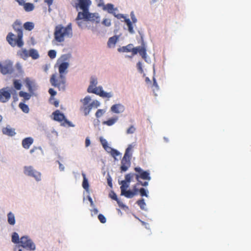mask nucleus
<instances>
[{
	"mask_svg": "<svg viewBox=\"0 0 251 251\" xmlns=\"http://www.w3.org/2000/svg\"><path fill=\"white\" fill-rule=\"evenodd\" d=\"M131 159L128 157L124 156L121 160V166L120 167L121 172H126L131 165Z\"/></svg>",
	"mask_w": 251,
	"mask_h": 251,
	"instance_id": "f8f14e48",
	"label": "nucleus"
},
{
	"mask_svg": "<svg viewBox=\"0 0 251 251\" xmlns=\"http://www.w3.org/2000/svg\"><path fill=\"white\" fill-rule=\"evenodd\" d=\"M106 110L104 109H98L95 114V116L97 118L101 117L105 113Z\"/></svg>",
	"mask_w": 251,
	"mask_h": 251,
	"instance_id": "79ce46f5",
	"label": "nucleus"
},
{
	"mask_svg": "<svg viewBox=\"0 0 251 251\" xmlns=\"http://www.w3.org/2000/svg\"><path fill=\"white\" fill-rule=\"evenodd\" d=\"M76 21L78 26L81 28H83L86 26L85 23L81 20H75Z\"/></svg>",
	"mask_w": 251,
	"mask_h": 251,
	"instance_id": "3c124183",
	"label": "nucleus"
},
{
	"mask_svg": "<svg viewBox=\"0 0 251 251\" xmlns=\"http://www.w3.org/2000/svg\"><path fill=\"white\" fill-rule=\"evenodd\" d=\"M137 204L140 206V208L142 210L145 209V207L146 206V203L145 202V200L143 199H142L137 201Z\"/></svg>",
	"mask_w": 251,
	"mask_h": 251,
	"instance_id": "a19ab883",
	"label": "nucleus"
},
{
	"mask_svg": "<svg viewBox=\"0 0 251 251\" xmlns=\"http://www.w3.org/2000/svg\"><path fill=\"white\" fill-rule=\"evenodd\" d=\"M94 87L92 86L91 85H89L87 88V92L88 93H97L96 92V90H94Z\"/></svg>",
	"mask_w": 251,
	"mask_h": 251,
	"instance_id": "4d7b16f0",
	"label": "nucleus"
},
{
	"mask_svg": "<svg viewBox=\"0 0 251 251\" xmlns=\"http://www.w3.org/2000/svg\"><path fill=\"white\" fill-rule=\"evenodd\" d=\"M135 128L133 126H131L126 130L127 134H132L135 131Z\"/></svg>",
	"mask_w": 251,
	"mask_h": 251,
	"instance_id": "5fc2aeb1",
	"label": "nucleus"
},
{
	"mask_svg": "<svg viewBox=\"0 0 251 251\" xmlns=\"http://www.w3.org/2000/svg\"><path fill=\"white\" fill-rule=\"evenodd\" d=\"M18 54L21 58L25 60L29 56V50L27 51L25 49H24L21 52H18Z\"/></svg>",
	"mask_w": 251,
	"mask_h": 251,
	"instance_id": "2f4dec72",
	"label": "nucleus"
},
{
	"mask_svg": "<svg viewBox=\"0 0 251 251\" xmlns=\"http://www.w3.org/2000/svg\"><path fill=\"white\" fill-rule=\"evenodd\" d=\"M100 142L103 148H104V147L108 145V143H107L106 140L105 139L103 138L102 137H100Z\"/></svg>",
	"mask_w": 251,
	"mask_h": 251,
	"instance_id": "864d4df0",
	"label": "nucleus"
},
{
	"mask_svg": "<svg viewBox=\"0 0 251 251\" xmlns=\"http://www.w3.org/2000/svg\"><path fill=\"white\" fill-rule=\"evenodd\" d=\"M101 24L107 27H109L111 25V22L110 19L105 18L103 20Z\"/></svg>",
	"mask_w": 251,
	"mask_h": 251,
	"instance_id": "a18cd8bd",
	"label": "nucleus"
},
{
	"mask_svg": "<svg viewBox=\"0 0 251 251\" xmlns=\"http://www.w3.org/2000/svg\"><path fill=\"white\" fill-rule=\"evenodd\" d=\"M125 22L127 25L129 32L131 34H134L135 32L133 30V25L129 19H125Z\"/></svg>",
	"mask_w": 251,
	"mask_h": 251,
	"instance_id": "bb28decb",
	"label": "nucleus"
},
{
	"mask_svg": "<svg viewBox=\"0 0 251 251\" xmlns=\"http://www.w3.org/2000/svg\"><path fill=\"white\" fill-rule=\"evenodd\" d=\"M13 86L15 89L19 90L21 89L22 85L20 80L14 79Z\"/></svg>",
	"mask_w": 251,
	"mask_h": 251,
	"instance_id": "4c0bfd02",
	"label": "nucleus"
},
{
	"mask_svg": "<svg viewBox=\"0 0 251 251\" xmlns=\"http://www.w3.org/2000/svg\"><path fill=\"white\" fill-rule=\"evenodd\" d=\"M48 55L51 59H54L56 56V51L53 50H50L48 51Z\"/></svg>",
	"mask_w": 251,
	"mask_h": 251,
	"instance_id": "de8ad7c7",
	"label": "nucleus"
},
{
	"mask_svg": "<svg viewBox=\"0 0 251 251\" xmlns=\"http://www.w3.org/2000/svg\"><path fill=\"white\" fill-rule=\"evenodd\" d=\"M2 132L3 134L8 135L10 136H13L16 134L15 129L11 128L10 126H8L6 127L3 128Z\"/></svg>",
	"mask_w": 251,
	"mask_h": 251,
	"instance_id": "aec40b11",
	"label": "nucleus"
},
{
	"mask_svg": "<svg viewBox=\"0 0 251 251\" xmlns=\"http://www.w3.org/2000/svg\"><path fill=\"white\" fill-rule=\"evenodd\" d=\"M19 246L29 251H35L36 249L35 244L27 236H24L21 238V244Z\"/></svg>",
	"mask_w": 251,
	"mask_h": 251,
	"instance_id": "39448f33",
	"label": "nucleus"
},
{
	"mask_svg": "<svg viewBox=\"0 0 251 251\" xmlns=\"http://www.w3.org/2000/svg\"><path fill=\"white\" fill-rule=\"evenodd\" d=\"M138 33L141 37L140 42L139 41L138 43H141V46L133 48L132 49V54L133 55H135L137 53H139L143 58L147 55V45L144 40V34L143 32L140 31H138Z\"/></svg>",
	"mask_w": 251,
	"mask_h": 251,
	"instance_id": "20e7f679",
	"label": "nucleus"
},
{
	"mask_svg": "<svg viewBox=\"0 0 251 251\" xmlns=\"http://www.w3.org/2000/svg\"><path fill=\"white\" fill-rule=\"evenodd\" d=\"M11 88L4 87L0 89V101L2 103L7 102L11 98Z\"/></svg>",
	"mask_w": 251,
	"mask_h": 251,
	"instance_id": "6e6552de",
	"label": "nucleus"
},
{
	"mask_svg": "<svg viewBox=\"0 0 251 251\" xmlns=\"http://www.w3.org/2000/svg\"><path fill=\"white\" fill-rule=\"evenodd\" d=\"M99 7L102 6V9L105 11H107L108 13H112L113 10H118L117 8H114V5L111 3H108L106 5H104V3H99L98 4Z\"/></svg>",
	"mask_w": 251,
	"mask_h": 251,
	"instance_id": "dca6fc26",
	"label": "nucleus"
},
{
	"mask_svg": "<svg viewBox=\"0 0 251 251\" xmlns=\"http://www.w3.org/2000/svg\"><path fill=\"white\" fill-rule=\"evenodd\" d=\"M143 59L145 60V61L147 63H149V64L151 63V58H150V57L148 56H147V55L146 56H145V57L143 58Z\"/></svg>",
	"mask_w": 251,
	"mask_h": 251,
	"instance_id": "774afa93",
	"label": "nucleus"
},
{
	"mask_svg": "<svg viewBox=\"0 0 251 251\" xmlns=\"http://www.w3.org/2000/svg\"><path fill=\"white\" fill-rule=\"evenodd\" d=\"M109 197L113 200L117 201L118 200V198H117L116 194L113 192L111 191V193L109 194Z\"/></svg>",
	"mask_w": 251,
	"mask_h": 251,
	"instance_id": "13d9d810",
	"label": "nucleus"
},
{
	"mask_svg": "<svg viewBox=\"0 0 251 251\" xmlns=\"http://www.w3.org/2000/svg\"><path fill=\"white\" fill-rule=\"evenodd\" d=\"M29 56L33 59L36 60L39 58L40 55L37 50L31 49L29 50Z\"/></svg>",
	"mask_w": 251,
	"mask_h": 251,
	"instance_id": "4be33fe9",
	"label": "nucleus"
},
{
	"mask_svg": "<svg viewBox=\"0 0 251 251\" xmlns=\"http://www.w3.org/2000/svg\"><path fill=\"white\" fill-rule=\"evenodd\" d=\"M139 192H140V195L142 197L145 196L146 197H148V190H146L145 188H140L139 189Z\"/></svg>",
	"mask_w": 251,
	"mask_h": 251,
	"instance_id": "09e8293b",
	"label": "nucleus"
},
{
	"mask_svg": "<svg viewBox=\"0 0 251 251\" xmlns=\"http://www.w3.org/2000/svg\"><path fill=\"white\" fill-rule=\"evenodd\" d=\"M82 175L83 177V181H82V187L88 193H89V184L88 180L87 179L85 174L82 173Z\"/></svg>",
	"mask_w": 251,
	"mask_h": 251,
	"instance_id": "5701e85b",
	"label": "nucleus"
},
{
	"mask_svg": "<svg viewBox=\"0 0 251 251\" xmlns=\"http://www.w3.org/2000/svg\"><path fill=\"white\" fill-rule=\"evenodd\" d=\"M15 215L13 213L10 212L7 214V220H15Z\"/></svg>",
	"mask_w": 251,
	"mask_h": 251,
	"instance_id": "052dcab7",
	"label": "nucleus"
},
{
	"mask_svg": "<svg viewBox=\"0 0 251 251\" xmlns=\"http://www.w3.org/2000/svg\"><path fill=\"white\" fill-rule=\"evenodd\" d=\"M100 103L97 100H95L89 105L84 106L83 111L85 116H87L89 114L91 110L94 107L95 108H98L100 106Z\"/></svg>",
	"mask_w": 251,
	"mask_h": 251,
	"instance_id": "9b49d317",
	"label": "nucleus"
},
{
	"mask_svg": "<svg viewBox=\"0 0 251 251\" xmlns=\"http://www.w3.org/2000/svg\"><path fill=\"white\" fill-rule=\"evenodd\" d=\"M125 106L121 103L113 105L110 108L111 111L116 114L123 113L125 111Z\"/></svg>",
	"mask_w": 251,
	"mask_h": 251,
	"instance_id": "2eb2a0df",
	"label": "nucleus"
},
{
	"mask_svg": "<svg viewBox=\"0 0 251 251\" xmlns=\"http://www.w3.org/2000/svg\"><path fill=\"white\" fill-rule=\"evenodd\" d=\"M91 4L90 0H79L78 5L82 11L88 12L89 7Z\"/></svg>",
	"mask_w": 251,
	"mask_h": 251,
	"instance_id": "4468645a",
	"label": "nucleus"
},
{
	"mask_svg": "<svg viewBox=\"0 0 251 251\" xmlns=\"http://www.w3.org/2000/svg\"><path fill=\"white\" fill-rule=\"evenodd\" d=\"M135 176V174L133 173H129L127 174L125 176V181H126V182L129 183L131 181V178L134 176Z\"/></svg>",
	"mask_w": 251,
	"mask_h": 251,
	"instance_id": "49530a36",
	"label": "nucleus"
},
{
	"mask_svg": "<svg viewBox=\"0 0 251 251\" xmlns=\"http://www.w3.org/2000/svg\"><path fill=\"white\" fill-rule=\"evenodd\" d=\"M25 86L28 88L29 93L31 95H34V91L37 89L38 86L34 81L31 80L29 78L26 77L25 79Z\"/></svg>",
	"mask_w": 251,
	"mask_h": 251,
	"instance_id": "1a4fd4ad",
	"label": "nucleus"
},
{
	"mask_svg": "<svg viewBox=\"0 0 251 251\" xmlns=\"http://www.w3.org/2000/svg\"><path fill=\"white\" fill-rule=\"evenodd\" d=\"M57 162L59 164V169L60 171H64L65 170V167L64 166V165L62 163H61L59 161H57Z\"/></svg>",
	"mask_w": 251,
	"mask_h": 251,
	"instance_id": "338daca9",
	"label": "nucleus"
},
{
	"mask_svg": "<svg viewBox=\"0 0 251 251\" xmlns=\"http://www.w3.org/2000/svg\"><path fill=\"white\" fill-rule=\"evenodd\" d=\"M85 21L95 22L96 24L100 23V16L98 13H90L88 11L87 14H85Z\"/></svg>",
	"mask_w": 251,
	"mask_h": 251,
	"instance_id": "9d476101",
	"label": "nucleus"
},
{
	"mask_svg": "<svg viewBox=\"0 0 251 251\" xmlns=\"http://www.w3.org/2000/svg\"><path fill=\"white\" fill-rule=\"evenodd\" d=\"M13 62L7 60L3 63L0 62V72L3 75L12 74L13 72Z\"/></svg>",
	"mask_w": 251,
	"mask_h": 251,
	"instance_id": "423d86ee",
	"label": "nucleus"
},
{
	"mask_svg": "<svg viewBox=\"0 0 251 251\" xmlns=\"http://www.w3.org/2000/svg\"><path fill=\"white\" fill-rule=\"evenodd\" d=\"M73 36L71 24L70 23L66 27H64L62 25H58L55 26L54 37V40L58 42L61 43L64 41V37L67 36L69 38Z\"/></svg>",
	"mask_w": 251,
	"mask_h": 251,
	"instance_id": "f03ea898",
	"label": "nucleus"
},
{
	"mask_svg": "<svg viewBox=\"0 0 251 251\" xmlns=\"http://www.w3.org/2000/svg\"><path fill=\"white\" fill-rule=\"evenodd\" d=\"M118 120V117H115L111 118L107 121H105L102 122V124L106 125L108 126H111L113 125Z\"/></svg>",
	"mask_w": 251,
	"mask_h": 251,
	"instance_id": "c85d7f7f",
	"label": "nucleus"
},
{
	"mask_svg": "<svg viewBox=\"0 0 251 251\" xmlns=\"http://www.w3.org/2000/svg\"><path fill=\"white\" fill-rule=\"evenodd\" d=\"M11 95H12L13 99H14V101H16L18 100V98L17 94L16 91L13 89V88H11Z\"/></svg>",
	"mask_w": 251,
	"mask_h": 251,
	"instance_id": "8fccbe9b",
	"label": "nucleus"
},
{
	"mask_svg": "<svg viewBox=\"0 0 251 251\" xmlns=\"http://www.w3.org/2000/svg\"><path fill=\"white\" fill-rule=\"evenodd\" d=\"M50 82L52 86L57 87L59 91H64L66 89V85H63L57 82L55 74L51 75L50 78Z\"/></svg>",
	"mask_w": 251,
	"mask_h": 251,
	"instance_id": "ddd939ff",
	"label": "nucleus"
},
{
	"mask_svg": "<svg viewBox=\"0 0 251 251\" xmlns=\"http://www.w3.org/2000/svg\"><path fill=\"white\" fill-rule=\"evenodd\" d=\"M19 94L20 97L24 98V101L29 100L31 98V96H32V95L29 93L22 91H20Z\"/></svg>",
	"mask_w": 251,
	"mask_h": 251,
	"instance_id": "cd10ccee",
	"label": "nucleus"
},
{
	"mask_svg": "<svg viewBox=\"0 0 251 251\" xmlns=\"http://www.w3.org/2000/svg\"><path fill=\"white\" fill-rule=\"evenodd\" d=\"M91 100V97L89 96H87L83 100H81V101L83 102L84 106H85L87 105H88V104L89 103Z\"/></svg>",
	"mask_w": 251,
	"mask_h": 251,
	"instance_id": "37998d69",
	"label": "nucleus"
},
{
	"mask_svg": "<svg viewBox=\"0 0 251 251\" xmlns=\"http://www.w3.org/2000/svg\"><path fill=\"white\" fill-rule=\"evenodd\" d=\"M24 174L29 177L33 178L36 181H40L41 173L34 168L32 166H25L23 167Z\"/></svg>",
	"mask_w": 251,
	"mask_h": 251,
	"instance_id": "7ed1b4c3",
	"label": "nucleus"
},
{
	"mask_svg": "<svg viewBox=\"0 0 251 251\" xmlns=\"http://www.w3.org/2000/svg\"><path fill=\"white\" fill-rule=\"evenodd\" d=\"M120 184H121V186L120 187L121 193H122L123 192H125L126 190H127V188L129 187V184H128L127 182H126V181L125 180H122L120 182Z\"/></svg>",
	"mask_w": 251,
	"mask_h": 251,
	"instance_id": "f704fd0d",
	"label": "nucleus"
},
{
	"mask_svg": "<svg viewBox=\"0 0 251 251\" xmlns=\"http://www.w3.org/2000/svg\"><path fill=\"white\" fill-rule=\"evenodd\" d=\"M116 201L117 202V203L118 204V205L122 207V208H124V207H126V206L125 204H124L123 202L122 201H121L119 199H118V200Z\"/></svg>",
	"mask_w": 251,
	"mask_h": 251,
	"instance_id": "69168bd1",
	"label": "nucleus"
},
{
	"mask_svg": "<svg viewBox=\"0 0 251 251\" xmlns=\"http://www.w3.org/2000/svg\"><path fill=\"white\" fill-rule=\"evenodd\" d=\"M112 180L111 177L110 176L109 174H108V177L107 178V184L108 186L110 187H112Z\"/></svg>",
	"mask_w": 251,
	"mask_h": 251,
	"instance_id": "e2e57ef3",
	"label": "nucleus"
},
{
	"mask_svg": "<svg viewBox=\"0 0 251 251\" xmlns=\"http://www.w3.org/2000/svg\"><path fill=\"white\" fill-rule=\"evenodd\" d=\"M98 83L97 77L95 75L91 76L90 77V85L96 87Z\"/></svg>",
	"mask_w": 251,
	"mask_h": 251,
	"instance_id": "58836bf2",
	"label": "nucleus"
},
{
	"mask_svg": "<svg viewBox=\"0 0 251 251\" xmlns=\"http://www.w3.org/2000/svg\"><path fill=\"white\" fill-rule=\"evenodd\" d=\"M119 36L114 35L111 37H110L107 42V46L111 48H114L115 46L119 40Z\"/></svg>",
	"mask_w": 251,
	"mask_h": 251,
	"instance_id": "6ab92c4d",
	"label": "nucleus"
},
{
	"mask_svg": "<svg viewBox=\"0 0 251 251\" xmlns=\"http://www.w3.org/2000/svg\"><path fill=\"white\" fill-rule=\"evenodd\" d=\"M137 68L138 72L142 74L143 73L144 71H143V70L142 68V64L141 62L139 61L137 63Z\"/></svg>",
	"mask_w": 251,
	"mask_h": 251,
	"instance_id": "603ef678",
	"label": "nucleus"
},
{
	"mask_svg": "<svg viewBox=\"0 0 251 251\" xmlns=\"http://www.w3.org/2000/svg\"><path fill=\"white\" fill-rule=\"evenodd\" d=\"M130 17H131V19L132 20V21L133 23H135L137 22V20L134 14V12L133 11H132L131 13H130Z\"/></svg>",
	"mask_w": 251,
	"mask_h": 251,
	"instance_id": "680f3d73",
	"label": "nucleus"
},
{
	"mask_svg": "<svg viewBox=\"0 0 251 251\" xmlns=\"http://www.w3.org/2000/svg\"><path fill=\"white\" fill-rule=\"evenodd\" d=\"M49 93L50 95V99L56 95V92L52 88H50Z\"/></svg>",
	"mask_w": 251,
	"mask_h": 251,
	"instance_id": "6e6d98bb",
	"label": "nucleus"
},
{
	"mask_svg": "<svg viewBox=\"0 0 251 251\" xmlns=\"http://www.w3.org/2000/svg\"><path fill=\"white\" fill-rule=\"evenodd\" d=\"M19 107L25 113H28L29 111V109L28 105L24 103L20 102L19 104Z\"/></svg>",
	"mask_w": 251,
	"mask_h": 251,
	"instance_id": "e433bc0d",
	"label": "nucleus"
},
{
	"mask_svg": "<svg viewBox=\"0 0 251 251\" xmlns=\"http://www.w3.org/2000/svg\"><path fill=\"white\" fill-rule=\"evenodd\" d=\"M104 149L108 152L111 153V152L114 149L110 147H109L108 145L104 147Z\"/></svg>",
	"mask_w": 251,
	"mask_h": 251,
	"instance_id": "0e129e2a",
	"label": "nucleus"
},
{
	"mask_svg": "<svg viewBox=\"0 0 251 251\" xmlns=\"http://www.w3.org/2000/svg\"><path fill=\"white\" fill-rule=\"evenodd\" d=\"M132 44H129L126 46H124L121 48L118 49V51L120 52H132Z\"/></svg>",
	"mask_w": 251,
	"mask_h": 251,
	"instance_id": "a878e982",
	"label": "nucleus"
},
{
	"mask_svg": "<svg viewBox=\"0 0 251 251\" xmlns=\"http://www.w3.org/2000/svg\"><path fill=\"white\" fill-rule=\"evenodd\" d=\"M121 196H124L125 197L131 199L134 197V194L133 193L131 190H126L125 192L121 193Z\"/></svg>",
	"mask_w": 251,
	"mask_h": 251,
	"instance_id": "473e14b6",
	"label": "nucleus"
},
{
	"mask_svg": "<svg viewBox=\"0 0 251 251\" xmlns=\"http://www.w3.org/2000/svg\"><path fill=\"white\" fill-rule=\"evenodd\" d=\"M34 25L32 22H27L24 24V28L28 31L32 30L34 28Z\"/></svg>",
	"mask_w": 251,
	"mask_h": 251,
	"instance_id": "72a5a7b5",
	"label": "nucleus"
},
{
	"mask_svg": "<svg viewBox=\"0 0 251 251\" xmlns=\"http://www.w3.org/2000/svg\"><path fill=\"white\" fill-rule=\"evenodd\" d=\"M15 225V221H7V223L5 226L9 230L14 229L12 227Z\"/></svg>",
	"mask_w": 251,
	"mask_h": 251,
	"instance_id": "ea45409f",
	"label": "nucleus"
},
{
	"mask_svg": "<svg viewBox=\"0 0 251 251\" xmlns=\"http://www.w3.org/2000/svg\"><path fill=\"white\" fill-rule=\"evenodd\" d=\"M33 143V139L32 137H26L22 141V146L25 149H28Z\"/></svg>",
	"mask_w": 251,
	"mask_h": 251,
	"instance_id": "a211bd4d",
	"label": "nucleus"
},
{
	"mask_svg": "<svg viewBox=\"0 0 251 251\" xmlns=\"http://www.w3.org/2000/svg\"><path fill=\"white\" fill-rule=\"evenodd\" d=\"M11 241L14 244H18L19 245L21 244V238L17 232H13L11 236Z\"/></svg>",
	"mask_w": 251,
	"mask_h": 251,
	"instance_id": "393cba45",
	"label": "nucleus"
},
{
	"mask_svg": "<svg viewBox=\"0 0 251 251\" xmlns=\"http://www.w3.org/2000/svg\"><path fill=\"white\" fill-rule=\"evenodd\" d=\"M134 170L136 172L138 173V174H135L136 179L137 181H139V178L144 180H148L149 181L151 179L149 171H144L139 167H135L134 168Z\"/></svg>",
	"mask_w": 251,
	"mask_h": 251,
	"instance_id": "0eeeda50",
	"label": "nucleus"
},
{
	"mask_svg": "<svg viewBox=\"0 0 251 251\" xmlns=\"http://www.w3.org/2000/svg\"><path fill=\"white\" fill-rule=\"evenodd\" d=\"M52 115H53V120L58 122H61L63 120H65L66 117L64 114L61 113L59 110H56L53 112Z\"/></svg>",
	"mask_w": 251,
	"mask_h": 251,
	"instance_id": "f3484780",
	"label": "nucleus"
},
{
	"mask_svg": "<svg viewBox=\"0 0 251 251\" xmlns=\"http://www.w3.org/2000/svg\"><path fill=\"white\" fill-rule=\"evenodd\" d=\"M23 5H24V8L26 12H30L31 11L33 10V9L34 8V4L31 3L24 2V4H23Z\"/></svg>",
	"mask_w": 251,
	"mask_h": 251,
	"instance_id": "c756f323",
	"label": "nucleus"
},
{
	"mask_svg": "<svg viewBox=\"0 0 251 251\" xmlns=\"http://www.w3.org/2000/svg\"><path fill=\"white\" fill-rule=\"evenodd\" d=\"M13 28L17 32V38L16 39L14 38L13 37L15 36V35L12 32H10L7 35L6 40L12 47L17 46L18 47L21 48L24 45V42L23 41V29L19 21H16L14 23Z\"/></svg>",
	"mask_w": 251,
	"mask_h": 251,
	"instance_id": "f257e3e1",
	"label": "nucleus"
},
{
	"mask_svg": "<svg viewBox=\"0 0 251 251\" xmlns=\"http://www.w3.org/2000/svg\"><path fill=\"white\" fill-rule=\"evenodd\" d=\"M133 148V146L132 145L130 144L128 146V147L126 149L125 153L124 156L128 157L129 158H131L132 153V149Z\"/></svg>",
	"mask_w": 251,
	"mask_h": 251,
	"instance_id": "7c9ffc66",
	"label": "nucleus"
},
{
	"mask_svg": "<svg viewBox=\"0 0 251 251\" xmlns=\"http://www.w3.org/2000/svg\"><path fill=\"white\" fill-rule=\"evenodd\" d=\"M110 154L114 158L115 160H117L118 159L116 157L121 155V153L118 151L114 149L111 152Z\"/></svg>",
	"mask_w": 251,
	"mask_h": 251,
	"instance_id": "c03bdc74",
	"label": "nucleus"
},
{
	"mask_svg": "<svg viewBox=\"0 0 251 251\" xmlns=\"http://www.w3.org/2000/svg\"><path fill=\"white\" fill-rule=\"evenodd\" d=\"M100 94H99V96H100V97L110 98L113 96V94L112 92H105L103 90V88H100Z\"/></svg>",
	"mask_w": 251,
	"mask_h": 251,
	"instance_id": "b1692460",
	"label": "nucleus"
},
{
	"mask_svg": "<svg viewBox=\"0 0 251 251\" xmlns=\"http://www.w3.org/2000/svg\"><path fill=\"white\" fill-rule=\"evenodd\" d=\"M69 66V64L67 62H64L61 63L59 65L58 68L59 74H66L67 73L66 70L68 69Z\"/></svg>",
	"mask_w": 251,
	"mask_h": 251,
	"instance_id": "412c9836",
	"label": "nucleus"
},
{
	"mask_svg": "<svg viewBox=\"0 0 251 251\" xmlns=\"http://www.w3.org/2000/svg\"><path fill=\"white\" fill-rule=\"evenodd\" d=\"M87 12L85 11H82V12H79L78 13L77 17L76 18L75 20H84L85 21L86 17L85 14H87Z\"/></svg>",
	"mask_w": 251,
	"mask_h": 251,
	"instance_id": "c9c22d12",
	"label": "nucleus"
},
{
	"mask_svg": "<svg viewBox=\"0 0 251 251\" xmlns=\"http://www.w3.org/2000/svg\"><path fill=\"white\" fill-rule=\"evenodd\" d=\"M16 69L19 73H22L23 72L22 70V66L21 63L19 62H17L15 66Z\"/></svg>",
	"mask_w": 251,
	"mask_h": 251,
	"instance_id": "bf43d9fd",
	"label": "nucleus"
}]
</instances>
